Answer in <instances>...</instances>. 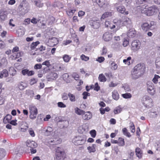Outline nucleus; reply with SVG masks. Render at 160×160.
I'll return each instance as SVG.
<instances>
[{"mask_svg": "<svg viewBox=\"0 0 160 160\" xmlns=\"http://www.w3.org/2000/svg\"><path fill=\"white\" fill-rule=\"evenodd\" d=\"M131 22V20L128 17H122V19H115L113 20V22L117 26L119 27H122L126 26L130 24Z\"/></svg>", "mask_w": 160, "mask_h": 160, "instance_id": "1", "label": "nucleus"}, {"mask_svg": "<svg viewBox=\"0 0 160 160\" xmlns=\"http://www.w3.org/2000/svg\"><path fill=\"white\" fill-rule=\"evenodd\" d=\"M86 137L83 135L75 137L72 139V142L75 145H80L84 144L86 141Z\"/></svg>", "mask_w": 160, "mask_h": 160, "instance_id": "2", "label": "nucleus"}, {"mask_svg": "<svg viewBox=\"0 0 160 160\" xmlns=\"http://www.w3.org/2000/svg\"><path fill=\"white\" fill-rule=\"evenodd\" d=\"M141 102L146 108H151L153 106V101L151 97L148 96H144L142 98Z\"/></svg>", "mask_w": 160, "mask_h": 160, "instance_id": "3", "label": "nucleus"}, {"mask_svg": "<svg viewBox=\"0 0 160 160\" xmlns=\"http://www.w3.org/2000/svg\"><path fill=\"white\" fill-rule=\"evenodd\" d=\"M29 118L32 119L36 118L38 113V109L36 106L31 105L29 106Z\"/></svg>", "mask_w": 160, "mask_h": 160, "instance_id": "4", "label": "nucleus"}, {"mask_svg": "<svg viewBox=\"0 0 160 160\" xmlns=\"http://www.w3.org/2000/svg\"><path fill=\"white\" fill-rule=\"evenodd\" d=\"M64 152L63 149L60 147H57L56 149L55 156L57 160H64L63 155Z\"/></svg>", "mask_w": 160, "mask_h": 160, "instance_id": "5", "label": "nucleus"}, {"mask_svg": "<svg viewBox=\"0 0 160 160\" xmlns=\"http://www.w3.org/2000/svg\"><path fill=\"white\" fill-rule=\"evenodd\" d=\"M156 22L154 21H151L150 24L147 22H143L141 25V28L143 31L146 32L150 30L152 26L156 25Z\"/></svg>", "mask_w": 160, "mask_h": 160, "instance_id": "6", "label": "nucleus"}, {"mask_svg": "<svg viewBox=\"0 0 160 160\" xmlns=\"http://www.w3.org/2000/svg\"><path fill=\"white\" fill-rule=\"evenodd\" d=\"M159 11L157 7L153 6L148 8L145 12V15L147 16H151L157 14Z\"/></svg>", "mask_w": 160, "mask_h": 160, "instance_id": "7", "label": "nucleus"}, {"mask_svg": "<svg viewBox=\"0 0 160 160\" xmlns=\"http://www.w3.org/2000/svg\"><path fill=\"white\" fill-rule=\"evenodd\" d=\"M133 70L143 75L146 71L145 66L144 64L139 63L135 66Z\"/></svg>", "mask_w": 160, "mask_h": 160, "instance_id": "8", "label": "nucleus"}, {"mask_svg": "<svg viewBox=\"0 0 160 160\" xmlns=\"http://www.w3.org/2000/svg\"><path fill=\"white\" fill-rule=\"evenodd\" d=\"M119 29H115L112 31V33L107 32L104 33L103 36V38L106 41L111 40L112 38V34L115 33Z\"/></svg>", "mask_w": 160, "mask_h": 160, "instance_id": "9", "label": "nucleus"}, {"mask_svg": "<svg viewBox=\"0 0 160 160\" xmlns=\"http://www.w3.org/2000/svg\"><path fill=\"white\" fill-rule=\"evenodd\" d=\"M46 142L52 145H57L60 144L62 142V140L57 138H47L46 139Z\"/></svg>", "mask_w": 160, "mask_h": 160, "instance_id": "10", "label": "nucleus"}, {"mask_svg": "<svg viewBox=\"0 0 160 160\" xmlns=\"http://www.w3.org/2000/svg\"><path fill=\"white\" fill-rule=\"evenodd\" d=\"M141 46V43L139 40L133 41L131 44V49L132 50L135 52L137 51L140 48Z\"/></svg>", "mask_w": 160, "mask_h": 160, "instance_id": "11", "label": "nucleus"}, {"mask_svg": "<svg viewBox=\"0 0 160 160\" xmlns=\"http://www.w3.org/2000/svg\"><path fill=\"white\" fill-rule=\"evenodd\" d=\"M147 90L151 95H154L155 93V89L153 83L151 82H148L147 83Z\"/></svg>", "mask_w": 160, "mask_h": 160, "instance_id": "12", "label": "nucleus"}, {"mask_svg": "<svg viewBox=\"0 0 160 160\" xmlns=\"http://www.w3.org/2000/svg\"><path fill=\"white\" fill-rule=\"evenodd\" d=\"M58 77L57 73L54 72H51L47 75V78L48 81H52L55 80Z\"/></svg>", "mask_w": 160, "mask_h": 160, "instance_id": "13", "label": "nucleus"}, {"mask_svg": "<svg viewBox=\"0 0 160 160\" xmlns=\"http://www.w3.org/2000/svg\"><path fill=\"white\" fill-rule=\"evenodd\" d=\"M116 24L113 22H112L111 21L107 20L105 22V27L107 29L112 30L114 29H118V28H116Z\"/></svg>", "mask_w": 160, "mask_h": 160, "instance_id": "14", "label": "nucleus"}, {"mask_svg": "<svg viewBox=\"0 0 160 160\" xmlns=\"http://www.w3.org/2000/svg\"><path fill=\"white\" fill-rule=\"evenodd\" d=\"M92 117V114L91 112L88 111L85 112L84 111V114L82 116V118L84 120L88 121L91 119Z\"/></svg>", "mask_w": 160, "mask_h": 160, "instance_id": "15", "label": "nucleus"}, {"mask_svg": "<svg viewBox=\"0 0 160 160\" xmlns=\"http://www.w3.org/2000/svg\"><path fill=\"white\" fill-rule=\"evenodd\" d=\"M90 22V25L95 29L98 28L100 26V23L98 20H91Z\"/></svg>", "mask_w": 160, "mask_h": 160, "instance_id": "16", "label": "nucleus"}, {"mask_svg": "<svg viewBox=\"0 0 160 160\" xmlns=\"http://www.w3.org/2000/svg\"><path fill=\"white\" fill-rule=\"evenodd\" d=\"M27 146L31 148H36L37 146V144L34 141H31L30 140H28L26 142Z\"/></svg>", "mask_w": 160, "mask_h": 160, "instance_id": "17", "label": "nucleus"}, {"mask_svg": "<svg viewBox=\"0 0 160 160\" xmlns=\"http://www.w3.org/2000/svg\"><path fill=\"white\" fill-rule=\"evenodd\" d=\"M142 74H140L139 72H137V71L134 70L133 69V71L132 72V78L133 79H137L141 77Z\"/></svg>", "mask_w": 160, "mask_h": 160, "instance_id": "18", "label": "nucleus"}, {"mask_svg": "<svg viewBox=\"0 0 160 160\" xmlns=\"http://www.w3.org/2000/svg\"><path fill=\"white\" fill-rule=\"evenodd\" d=\"M8 13L7 11H2L0 12V19L2 21L5 20L7 18Z\"/></svg>", "mask_w": 160, "mask_h": 160, "instance_id": "19", "label": "nucleus"}, {"mask_svg": "<svg viewBox=\"0 0 160 160\" xmlns=\"http://www.w3.org/2000/svg\"><path fill=\"white\" fill-rule=\"evenodd\" d=\"M58 42V40L57 38H53L49 41L50 46L53 47L57 44Z\"/></svg>", "mask_w": 160, "mask_h": 160, "instance_id": "20", "label": "nucleus"}, {"mask_svg": "<svg viewBox=\"0 0 160 160\" xmlns=\"http://www.w3.org/2000/svg\"><path fill=\"white\" fill-rule=\"evenodd\" d=\"M146 6L145 5H143L142 6H139L137 7V9L139 11H140L142 14H144L145 15V12L148 8H146Z\"/></svg>", "mask_w": 160, "mask_h": 160, "instance_id": "21", "label": "nucleus"}, {"mask_svg": "<svg viewBox=\"0 0 160 160\" xmlns=\"http://www.w3.org/2000/svg\"><path fill=\"white\" fill-rule=\"evenodd\" d=\"M135 153L136 156L139 158H142V151L141 148L138 147L137 148L135 149Z\"/></svg>", "mask_w": 160, "mask_h": 160, "instance_id": "22", "label": "nucleus"}, {"mask_svg": "<svg viewBox=\"0 0 160 160\" xmlns=\"http://www.w3.org/2000/svg\"><path fill=\"white\" fill-rule=\"evenodd\" d=\"M12 116L10 114H7L3 119V122L4 123H9L12 118Z\"/></svg>", "mask_w": 160, "mask_h": 160, "instance_id": "23", "label": "nucleus"}, {"mask_svg": "<svg viewBox=\"0 0 160 160\" xmlns=\"http://www.w3.org/2000/svg\"><path fill=\"white\" fill-rule=\"evenodd\" d=\"M22 54L23 52H22L15 53L13 55H12V58L13 60H16L17 59L21 57Z\"/></svg>", "mask_w": 160, "mask_h": 160, "instance_id": "24", "label": "nucleus"}, {"mask_svg": "<svg viewBox=\"0 0 160 160\" xmlns=\"http://www.w3.org/2000/svg\"><path fill=\"white\" fill-rule=\"evenodd\" d=\"M112 96L113 99L117 100L119 98V95L116 90H114L112 92Z\"/></svg>", "mask_w": 160, "mask_h": 160, "instance_id": "25", "label": "nucleus"}, {"mask_svg": "<svg viewBox=\"0 0 160 160\" xmlns=\"http://www.w3.org/2000/svg\"><path fill=\"white\" fill-rule=\"evenodd\" d=\"M96 145L95 144H92V146H89L88 147L87 149L89 153L94 152L96 151Z\"/></svg>", "mask_w": 160, "mask_h": 160, "instance_id": "26", "label": "nucleus"}, {"mask_svg": "<svg viewBox=\"0 0 160 160\" xmlns=\"http://www.w3.org/2000/svg\"><path fill=\"white\" fill-rule=\"evenodd\" d=\"M123 63L128 65H129L132 63V58L131 57H129L126 59L123 60Z\"/></svg>", "mask_w": 160, "mask_h": 160, "instance_id": "27", "label": "nucleus"}, {"mask_svg": "<svg viewBox=\"0 0 160 160\" xmlns=\"http://www.w3.org/2000/svg\"><path fill=\"white\" fill-rule=\"evenodd\" d=\"M8 75V71L7 70H3L0 72V78H2L3 77H6Z\"/></svg>", "mask_w": 160, "mask_h": 160, "instance_id": "28", "label": "nucleus"}, {"mask_svg": "<svg viewBox=\"0 0 160 160\" xmlns=\"http://www.w3.org/2000/svg\"><path fill=\"white\" fill-rule=\"evenodd\" d=\"M122 110V108L121 106L119 105L116 107L113 110V112L115 114H117L120 113Z\"/></svg>", "mask_w": 160, "mask_h": 160, "instance_id": "29", "label": "nucleus"}, {"mask_svg": "<svg viewBox=\"0 0 160 160\" xmlns=\"http://www.w3.org/2000/svg\"><path fill=\"white\" fill-rule=\"evenodd\" d=\"M76 11V10L75 9L73 10L68 9L66 10V12L67 15L69 17L72 16L73 14Z\"/></svg>", "mask_w": 160, "mask_h": 160, "instance_id": "30", "label": "nucleus"}, {"mask_svg": "<svg viewBox=\"0 0 160 160\" xmlns=\"http://www.w3.org/2000/svg\"><path fill=\"white\" fill-rule=\"evenodd\" d=\"M117 10L119 12L123 14L126 10L125 7L123 6H120L117 7Z\"/></svg>", "mask_w": 160, "mask_h": 160, "instance_id": "31", "label": "nucleus"}, {"mask_svg": "<svg viewBox=\"0 0 160 160\" xmlns=\"http://www.w3.org/2000/svg\"><path fill=\"white\" fill-rule=\"evenodd\" d=\"M84 110L79 109L78 108L76 107L75 108V112L77 114L82 116L83 114H84Z\"/></svg>", "mask_w": 160, "mask_h": 160, "instance_id": "32", "label": "nucleus"}, {"mask_svg": "<svg viewBox=\"0 0 160 160\" xmlns=\"http://www.w3.org/2000/svg\"><path fill=\"white\" fill-rule=\"evenodd\" d=\"M24 7H26L27 8H28L29 7L28 3L26 1V0H22V2L20 4L19 7L20 8H22Z\"/></svg>", "mask_w": 160, "mask_h": 160, "instance_id": "33", "label": "nucleus"}, {"mask_svg": "<svg viewBox=\"0 0 160 160\" xmlns=\"http://www.w3.org/2000/svg\"><path fill=\"white\" fill-rule=\"evenodd\" d=\"M96 2L100 7H102L106 4V0H96Z\"/></svg>", "mask_w": 160, "mask_h": 160, "instance_id": "34", "label": "nucleus"}, {"mask_svg": "<svg viewBox=\"0 0 160 160\" xmlns=\"http://www.w3.org/2000/svg\"><path fill=\"white\" fill-rule=\"evenodd\" d=\"M68 96L69 98L70 101L71 102H75L76 101L75 95L69 92L68 94Z\"/></svg>", "mask_w": 160, "mask_h": 160, "instance_id": "35", "label": "nucleus"}, {"mask_svg": "<svg viewBox=\"0 0 160 160\" xmlns=\"http://www.w3.org/2000/svg\"><path fill=\"white\" fill-rule=\"evenodd\" d=\"M122 132L124 135L128 137H130L131 136L130 133L129 132H128V130L126 128H122Z\"/></svg>", "mask_w": 160, "mask_h": 160, "instance_id": "36", "label": "nucleus"}, {"mask_svg": "<svg viewBox=\"0 0 160 160\" xmlns=\"http://www.w3.org/2000/svg\"><path fill=\"white\" fill-rule=\"evenodd\" d=\"M112 14L111 12H106L104 13L102 16V19H105L106 18H108L109 17L111 16Z\"/></svg>", "mask_w": 160, "mask_h": 160, "instance_id": "37", "label": "nucleus"}, {"mask_svg": "<svg viewBox=\"0 0 160 160\" xmlns=\"http://www.w3.org/2000/svg\"><path fill=\"white\" fill-rule=\"evenodd\" d=\"M98 80L101 82H105L107 80L106 78L102 73L99 75Z\"/></svg>", "mask_w": 160, "mask_h": 160, "instance_id": "38", "label": "nucleus"}, {"mask_svg": "<svg viewBox=\"0 0 160 160\" xmlns=\"http://www.w3.org/2000/svg\"><path fill=\"white\" fill-rule=\"evenodd\" d=\"M118 144L119 146H123L125 144V142L124 138L120 137L118 138Z\"/></svg>", "mask_w": 160, "mask_h": 160, "instance_id": "39", "label": "nucleus"}, {"mask_svg": "<svg viewBox=\"0 0 160 160\" xmlns=\"http://www.w3.org/2000/svg\"><path fill=\"white\" fill-rule=\"evenodd\" d=\"M62 58L65 62H68L71 59V57L69 55L65 54L63 56Z\"/></svg>", "mask_w": 160, "mask_h": 160, "instance_id": "40", "label": "nucleus"}, {"mask_svg": "<svg viewBox=\"0 0 160 160\" xmlns=\"http://www.w3.org/2000/svg\"><path fill=\"white\" fill-rule=\"evenodd\" d=\"M53 131L52 128L50 127H48L46 130V134L47 135H49L51 134Z\"/></svg>", "mask_w": 160, "mask_h": 160, "instance_id": "41", "label": "nucleus"}, {"mask_svg": "<svg viewBox=\"0 0 160 160\" xmlns=\"http://www.w3.org/2000/svg\"><path fill=\"white\" fill-rule=\"evenodd\" d=\"M160 78V77L159 75L155 74L152 80L153 82L155 84H157L158 82V79Z\"/></svg>", "mask_w": 160, "mask_h": 160, "instance_id": "42", "label": "nucleus"}, {"mask_svg": "<svg viewBox=\"0 0 160 160\" xmlns=\"http://www.w3.org/2000/svg\"><path fill=\"white\" fill-rule=\"evenodd\" d=\"M39 43V42L38 41L32 43L31 45V49L32 50L34 49Z\"/></svg>", "mask_w": 160, "mask_h": 160, "instance_id": "43", "label": "nucleus"}, {"mask_svg": "<svg viewBox=\"0 0 160 160\" xmlns=\"http://www.w3.org/2000/svg\"><path fill=\"white\" fill-rule=\"evenodd\" d=\"M122 97L125 99L130 98L132 97V95L130 93H125L122 95Z\"/></svg>", "mask_w": 160, "mask_h": 160, "instance_id": "44", "label": "nucleus"}, {"mask_svg": "<svg viewBox=\"0 0 160 160\" xmlns=\"http://www.w3.org/2000/svg\"><path fill=\"white\" fill-rule=\"evenodd\" d=\"M9 72L11 75L12 76H14L16 74V71L14 68H10Z\"/></svg>", "mask_w": 160, "mask_h": 160, "instance_id": "45", "label": "nucleus"}, {"mask_svg": "<svg viewBox=\"0 0 160 160\" xmlns=\"http://www.w3.org/2000/svg\"><path fill=\"white\" fill-rule=\"evenodd\" d=\"M72 76V77L76 80H78L80 77L79 75L77 73L75 72L73 73Z\"/></svg>", "mask_w": 160, "mask_h": 160, "instance_id": "46", "label": "nucleus"}, {"mask_svg": "<svg viewBox=\"0 0 160 160\" xmlns=\"http://www.w3.org/2000/svg\"><path fill=\"white\" fill-rule=\"evenodd\" d=\"M25 87V84L23 82H20L18 85V87L20 90H23Z\"/></svg>", "mask_w": 160, "mask_h": 160, "instance_id": "47", "label": "nucleus"}, {"mask_svg": "<svg viewBox=\"0 0 160 160\" xmlns=\"http://www.w3.org/2000/svg\"><path fill=\"white\" fill-rule=\"evenodd\" d=\"M42 65H45L47 68H49L51 66L49 60H46L42 63Z\"/></svg>", "mask_w": 160, "mask_h": 160, "instance_id": "48", "label": "nucleus"}, {"mask_svg": "<svg viewBox=\"0 0 160 160\" xmlns=\"http://www.w3.org/2000/svg\"><path fill=\"white\" fill-rule=\"evenodd\" d=\"M6 44L2 40L0 39V49H2L6 47Z\"/></svg>", "mask_w": 160, "mask_h": 160, "instance_id": "49", "label": "nucleus"}, {"mask_svg": "<svg viewBox=\"0 0 160 160\" xmlns=\"http://www.w3.org/2000/svg\"><path fill=\"white\" fill-rule=\"evenodd\" d=\"M81 59L82 60L87 61L89 59V58L88 57L86 56L84 54H82L80 57Z\"/></svg>", "mask_w": 160, "mask_h": 160, "instance_id": "50", "label": "nucleus"}, {"mask_svg": "<svg viewBox=\"0 0 160 160\" xmlns=\"http://www.w3.org/2000/svg\"><path fill=\"white\" fill-rule=\"evenodd\" d=\"M90 133L92 137L95 138L96 135V132L95 130H92L90 132Z\"/></svg>", "mask_w": 160, "mask_h": 160, "instance_id": "51", "label": "nucleus"}, {"mask_svg": "<svg viewBox=\"0 0 160 160\" xmlns=\"http://www.w3.org/2000/svg\"><path fill=\"white\" fill-rule=\"evenodd\" d=\"M130 129L131 132L134 133L135 132V127L134 124L133 123H132L130 126Z\"/></svg>", "mask_w": 160, "mask_h": 160, "instance_id": "52", "label": "nucleus"}, {"mask_svg": "<svg viewBox=\"0 0 160 160\" xmlns=\"http://www.w3.org/2000/svg\"><path fill=\"white\" fill-rule=\"evenodd\" d=\"M127 36L129 38H133L135 36V33L129 30L127 33Z\"/></svg>", "mask_w": 160, "mask_h": 160, "instance_id": "53", "label": "nucleus"}, {"mask_svg": "<svg viewBox=\"0 0 160 160\" xmlns=\"http://www.w3.org/2000/svg\"><path fill=\"white\" fill-rule=\"evenodd\" d=\"M100 87L99 86L98 82H96L94 85V90L98 91L100 90Z\"/></svg>", "mask_w": 160, "mask_h": 160, "instance_id": "54", "label": "nucleus"}, {"mask_svg": "<svg viewBox=\"0 0 160 160\" xmlns=\"http://www.w3.org/2000/svg\"><path fill=\"white\" fill-rule=\"evenodd\" d=\"M82 95L83 96V99H86L87 98L88 96H89L90 95V94L87 92H84L82 93Z\"/></svg>", "mask_w": 160, "mask_h": 160, "instance_id": "55", "label": "nucleus"}, {"mask_svg": "<svg viewBox=\"0 0 160 160\" xmlns=\"http://www.w3.org/2000/svg\"><path fill=\"white\" fill-rule=\"evenodd\" d=\"M28 132L29 134L32 137H34L35 136V133L34 131L32 129V128H30L29 129Z\"/></svg>", "mask_w": 160, "mask_h": 160, "instance_id": "56", "label": "nucleus"}, {"mask_svg": "<svg viewBox=\"0 0 160 160\" xmlns=\"http://www.w3.org/2000/svg\"><path fill=\"white\" fill-rule=\"evenodd\" d=\"M28 69L27 68L23 69L22 71V75H23L24 76L26 75H27L28 76Z\"/></svg>", "mask_w": 160, "mask_h": 160, "instance_id": "57", "label": "nucleus"}, {"mask_svg": "<svg viewBox=\"0 0 160 160\" xmlns=\"http://www.w3.org/2000/svg\"><path fill=\"white\" fill-rule=\"evenodd\" d=\"M35 2L36 5L39 8L42 7L43 6V4L42 3H41L40 1H35Z\"/></svg>", "mask_w": 160, "mask_h": 160, "instance_id": "58", "label": "nucleus"}, {"mask_svg": "<svg viewBox=\"0 0 160 160\" xmlns=\"http://www.w3.org/2000/svg\"><path fill=\"white\" fill-rule=\"evenodd\" d=\"M107 49L106 47H103L102 48V52L101 53V54L102 55L105 54L107 53Z\"/></svg>", "mask_w": 160, "mask_h": 160, "instance_id": "59", "label": "nucleus"}, {"mask_svg": "<svg viewBox=\"0 0 160 160\" xmlns=\"http://www.w3.org/2000/svg\"><path fill=\"white\" fill-rule=\"evenodd\" d=\"M58 107L62 108H65L66 107V105L61 102H58Z\"/></svg>", "mask_w": 160, "mask_h": 160, "instance_id": "60", "label": "nucleus"}, {"mask_svg": "<svg viewBox=\"0 0 160 160\" xmlns=\"http://www.w3.org/2000/svg\"><path fill=\"white\" fill-rule=\"evenodd\" d=\"M129 44V41L127 40L126 39H124L123 41V42L122 45L124 47H126Z\"/></svg>", "mask_w": 160, "mask_h": 160, "instance_id": "61", "label": "nucleus"}, {"mask_svg": "<svg viewBox=\"0 0 160 160\" xmlns=\"http://www.w3.org/2000/svg\"><path fill=\"white\" fill-rule=\"evenodd\" d=\"M42 68V65L40 63L36 64L34 66V68L35 69H40L41 68Z\"/></svg>", "mask_w": 160, "mask_h": 160, "instance_id": "62", "label": "nucleus"}, {"mask_svg": "<svg viewBox=\"0 0 160 160\" xmlns=\"http://www.w3.org/2000/svg\"><path fill=\"white\" fill-rule=\"evenodd\" d=\"M7 32L6 31L3 30V31L1 33L0 35L2 38H3L6 37V35L7 34Z\"/></svg>", "mask_w": 160, "mask_h": 160, "instance_id": "63", "label": "nucleus"}, {"mask_svg": "<svg viewBox=\"0 0 160 160\" xmlns=\"http://www.w3.org/2000/svg\"><path fill=\"white\" fill-rule=\"evenodd\" d=\"M68 97L66 93H64L62 96V98L64 100H66L68 99Z\"/></svg>", "mask_w": 160, "mask_h": 160, "instance_id": "64", "label": "nucleus"}]
</instances>
